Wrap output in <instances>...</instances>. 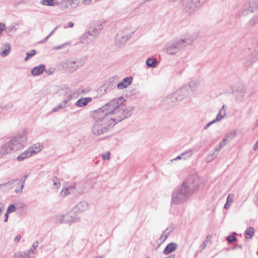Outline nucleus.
<instances>
[{"mask_svg": "<svg viewBox=\"0 0 258 258\" xmlns=\"http://www.w3.org/2000/svg\"><path fill=\"white\" fill-rule=\"evenodd\" d=\"M45 71V66L44 64H40L39 66L34 68L31 71V74L34 76H38Z\"/></svg>", "mask_w": 258, "mask_h": 258, "instance_id": "18", "label": "nucleus"}, {"mask_svg": "<svg viewBox=\"0 0 258 258\" xmlns=\"http://www.w3.org/2000/svg\"><path fill=\"white\" fill-rule=\"evenodd\" d=\"M225 115V111H224V112L222 113V110H220V111L218 113L216 118L215 119H214V120H215V122L217 121H220L224 118Z\"/></svg>", "mask_w": 258, "mask_h": 258, "instance_id": "35", "label": "nucleus"}, {"mask_svg": "<svg viewBox=\"0 0 258 258\" xmlns=\"http://www.w3.org/2000/svg\"><path fill=\"white\" fill-rule=\"evenodd\" d=\"M105 21H99L93 23L90 27L89 31L92 34L97 37L103 28V25L105 23Z\"/></svg>", "mask_w": 258, "mask_h": 258, "instance_id": "9", "label": "nucleus"}, {"mask_svg": "<svg viewBox=\"0 0 258 258\" xmlns=\"http://www.w3.org/2000/svg\"><path fill=\"white\" fill-rule=\"evenodd\" d=\"M110 153L109 152H107L104 154H102V157L104 160H108L110 158Z\"/></svg>", "mask_w": 258, "mask_h": 258, "instance_id": "43", "label": "nucleus"}, {"mask_svg": "<svg viewBox=\"0 0 258 258\" xmlns=\"http://www.w3.org/2000/svg\"><path fill=\"white\" fill-rule=\"evenodd\" d=\"M74 188L72 186L62 189L60 192V196L62 197H64L72 192Z\"/></svg>", "mask_w": 258, "mask_h": 258, "instance_id": "26", "label": "nucleus"}, {"mask_svg": "<svg viewBox=\"0 0 258 258\" xmlns=\"http://www.w3.org/2000/svg\"><path fill=\"white\" fill-rule=\"evenodd\" d=\"M68 106L66 104H65L62 101L59 105L55 107L53 109V111L56 112L58 111L60 109H64L67 108Z\"/></svg>", "mask_w": 258, "mask_h": 258, "instance_id": "32", "label": "nucleus"}, {"mask_svg": "<svg viewBox=\"0 0 258 258\" xmlns=\"http://www.w3.org/2000/svg\"><path fill=\"white\" fill-rule=\"evenodd\" d=\"M70 5L73 8H76L80 5V0H69Z\"/></svg>", "mask_w": 258, "mask_h": 258, "instance_id": "36", "label": "nucleus"}, {"mask_svg": "<svg viewBox=\"0 0 258 258\" xmlns=\"http://www.w3.org/2000/svg\"><path fill=\"white\" fill-rule=\"evenodd\" d=\"M169 232H166V231H163V233L157 241L158 243V247L163 243V242L167 238Z\"/></svg>", "mask_w": 258, "mask_h": 258, "instance_id": "27", "label": "nucleus"}, {"mask_svg": "<svg viewBox=\"0 0 258 258\" xmlns=\"http://www.w3.org/2000/svg\"><path fill=\"white\" fill-rule=\"evenodd\" d=\"M9 213H7V212H6V213L5 214V219H4V221L5 222H7L8 221V217H9Z\"/></svg>", "mask_w": 258, "mask_h": 258, "instance_id": "53", "label": "nucleus"}, {"mask_svg": "<svg viewBox=\"0 0 258 258\" xmlns=\"http://www.w3.org/2000/svg\"><path fill=\"white\" fill-rule=\"evenodd\" d=\"M32 154L30 153V151L28 149L27 150L25 151L23 153H22L20 155H19L17 157V160L18 161H22L28 157H31Z\"/></svg>", "mask_w": 258, "mask_h": 258, "instance_id": "21", "label": "nucleus"}, {"mask_svg": "<svg viewBox=\"0 0 258 258\" xmlns=\"http://www.w3.org/2000/svg\"><path fill=\"white\" fill-rule=\"evenodd\" d=\"M123 97L113 99L95 112V121L92 126L93 135L99 136L108 132L117 122L130 116L132 111L127 108Z\"/></svg>", "mask_w": 258, "mask_h": 258, "instance_id": "2", "label": "nucleus"}, {"mask_svg": "<svg viewBox=\"0 0 258 258\" xmlns=\"http://www.w3.org/2000/svg\"><path fill=\"white\" fill-rule=\"evenodd\" d=\"M182 156V160H185L191 157L193 154V151L191 149L186 150L181 153Z\"/></svg>", "mask_w": 258, "mask_h": 258, "instance_id": "28", "label": "nucleus"}, {"mask_svg": "<svg viewBox=\"0 0 258 258\" xmlns=\"http://www.w3.org/2000/svg\"><path fill=\"white\" fill-rule=\"evenodd\" d=\"M132 77H126L117 84L118 89H123L128 86L132 82Z\"/></svg>", "mask_w": 258, "mask_h": 258, "instance_id": "15", "label": "nucleus"}, {"mask_svg": "<svg viewBox=\"0 0 258 258\" xmlns=\"http://www.w3.org/2000/svg\"><path fill=\"white\" fill-rule=\"evenodd\" d=\"M258 22V17H253L249 21V24L251 25H255Z\"/></svg>", "mask_w": 258, "mask_h": 258, "instance_id": "42", "label": "nucleus"}, {"mask_svg": "<svg viewBox=\"0 0 258 258\" xmlns=\"http://www.w3.org/2000/svg\"><path fill=\"white\" fill-rule=\"evenodd\" d=\"M230 204V203L226 202V203L224 205V208L225 209H227L229 207Z\"/></svg>", "mask_w": 258, "mask_h": 258, "instance_id": "55", "label": "nucleus"}, {"mask_svg": "<svg viewBox=\"0 0 258 258\" xmlns=\"http://www.w3.org/2000/svg\"><path fill=\"white\" fill-rule=\"evenodd\" d=\"M27 140L26 132L22 130L13 136L8 143L12 151H17L26 145Z\"/></svg>", "mask_w": 258, "mask_h": 258, "instance_id": "5", "label": "nucleus"}, {"mask_svg": "<svg viewBox=\"0 0 258 258\" xmlns=\"http://www.w3.org/2000/svg\"><path fill=\"white\" fill-rule=\"evenodd\" d=\"M12 151L9 146L8 143H6L3 146L0 147V158H3L6 154L10 153Z\"/></svg>", "mask_w": 258, "mask_h": 258, "instance_id": "20", "label": "nucleus"}, {"mask_svg": "<svg viewBox=\"0 0 258 258\" xmlns=\"http://www.w3.org/2000/svg\"><path fill=\"white\" fill-rule=\"evenodd\" d=\"M17 210L16 207L13 205H10L7 209V213H12L15 211Z\"/></svg>", "mask_w": 258, "mask_h": 258, "instance_id": "40", "label": "nucleus"}, {"mask_svg": "<svg viewBox=\"0 0 258 258\" xmlns=\"http://www.w3.org/2000/svg\"><path fill=\"white\" fill-rule=\"evenodd\" d=\"M13 258H30L29 254L26 252H19L15 254Z\"/></svg>", "mask_w": 258, "mask_h": 258, "instance_id": "29", "label": "nucleus"}, {"mask_svg": "<svg viewBox=\"0 0 258 258\" xmlns=\"http://www.w3.org/2000/svg\"><path fill=\"white\" fill-rule=\"evenodd\" d=\"M215 123V120H213L212 121L209 122L208 124H207L204 127V130H207L210 125H211L212 124Z\"/></svg>", "mask_w": 258, "mask_h": 258, "instance_id": "47", "label": "nucleus"}, {"mask_svg": "<svg viewBox=\"0 0 258 258\" xmlns=\"http://www.w3.org/2000/svg\"><path fill=\"white\" fill-rule=\"evenodd\" d=\"M96 38L91 31H88L82 36L80 39V42L82 44H89L92 42Z\"/></svg>", "mask_w": 258, "mask_h": 258, "instance_id": "10", "label": "nucleus"}, {"mask_svg": "<svg viewBox=\"0 0 258 258\" xmlns=\"http://www.w3.org/2000/svg\"><path fill=\"white\" fill-rule=\"evenodd\" d=\"M211 238V236L208 235L207 236L206 240L203 242V243L201 245V248L203 250L207 247V243L210 241V239Z\"/></svg>", "mask_w": 258, "mask_h": 258, "instance_id": "37", "label": "nucleus"}, {"mask_svg": "<svg viewBox=\"0 0 258 258\" xmlns=\"http://www.w3.org/2000/svg\"><path fill=\"white\" fill-rule=\"evenodd\" d=\"M78 214L73 208L66 214L57 216V220L59 223L79 222L80 221V218L78 216Z\"/></svg>", "mask_w": 258, "mask_h": 258, "instance_id": "7", "label": "nucleus"}, {"mask_svg": "<svg viewBox=\"0 0 258 258\" xmlns=\"http://www.w3.org/2000/svg\"><path fill=\"white\" fill-rule=\"evenodd\" d=\"M181 159L182 160V156L181 154L180 155H178L176 158H174L173 159L171 160V161L173 162V161H176V160H181Z\"/></svg>", "mask_w": 258, "mask_h": 258, "instance_id": "48", "label": "nucleus"}, {"mask_svg": "<svg viewBox=\"0 0 258 258\" xmlns=\"http://www.w3.org/2000/svg\"><path fill=\"white\" fill-rule=\"evenodd\" d=\"M244 10L251 13L258 12V0L252 1L249 4H246L243 7Z\"/></svg>", "mask_w": 258, "mask_h": 258, "instance_id": "12", "label": "nucleus"}, {"mask_svg": "<svg viewBox=\"0 0 258 258\" xmlns=\"http://www.w3.org/2000/svg\"><path fill=\"white\" fill-rule=\"evenodd\" d=\"M131 37V35L130 34H126L123 32L117 33L115 41V45L118 47L123 46Z\"/></svg>", "mask_w": 258, "mask_h": 258, "instance_id": "8", "label": "nucleus"}, {"mask_svg": "<svg viewBox=\"0 0 258 258\" xmlns=\"http://www.w3.org/2000/svg\"><path fill=\"white\" fill-rule=\"evenodd\" d=\"M234 197V195L233 194H229L227 197V198L226 202L231 204V203H232V202L233 201Z\"/></svg>", "mask_w": 258, "mask_h": 258, "instance_id": "41", "label": "nucleus"}, {"mask_svg": "<svg viewBox=\"0 0 258 258\" xmlns=\"http://www.w3.org/2000/svg\"><path fill=\"white\" fill-rule=\"evenodd\" d=\"M222 149V148H221L219 145L218 146H216L215 147V151H219L221 149Z\"/></svg>", "mask_w": 258, "mask_h": 258, "instance_id": "58", "label": "nucleus"}, {"mask_svg": "<svg viewBox=\"0 0 258 258\" xmlns=\"http://www.w3.org/2000/svg\"><path fill=\"white\" fill-rule=\"evenodd\" d=\"M89 208V204L85 201H81L73 207L74 211H76L78 214L84 212Z\"/></svg>", "mask_w": 258, "mask_h": 258, "instance_id": "11", "label": "nucleus"}, {"mask_svg": "<svg viewBox=\"0 0 258 258\" xmlns=\"http://www.w3.org/2000/svg\"><path fill=\"white\" fill-rule=\"evenodd\" d=\"M199 183L197 178L189 177L173 191L171 204L180 205L184 203L199 187Z\"/></svg>", "mask_w": 258, "mask_h": 258, "instance_id": "3", "label": "nucleus"}, {"mask_svg": "<svg viewBox=\"0 0 258 258\" xmlns=\"http://www.w3.org/2000/svg\"><path fill=\"white\" fill-rule=\"evenodd\" d=\"M43 149V145L40 143H37L33 145L31 147L28 148L32 155L39 153Z\"/></svg>", "mask_w": 258, "mask_h": 258, "instance_id": "19", "label": "nucleus"}, {"mask_svg": "<svg viewBox=\"0 0 258 258\" xmlns=\"http://www.w3.org/2000/svg\"><path fill=\"white\" fill-rule=\"evenodd\" d=\"M258 149V139L257 141L256 142L255 144L253 146V150L254 151L257 150Z\"/></svg>", "mask_w": 258, "mask_h": 258, "instance_id": "51", "label": "nucleus"}, {"mask_svg": "<svg viewBox=\"0 0 258 258\" xmlns=\"http://www.w3.org/2000/svg\"><path fill=\"white\" fill-rule=\"evenodd\" d=\"M225 107V105H223L222 106V108H221V110H222H222L224 109Z\"/></svg>", "mask_w": 258, "mask_h": 258, "instance_id": "63", "label": "nucleus"}, {"mask_svg": "<svg viewBox=\"0 0 258 258\" xmlns=\"http://www.w3.org/2000/svg\"><path fill=\"white\" fill-rule=\"evenodd\" d=\"M45 42V41H44V40H43L40 41L39 43H44Z\"/></svg>", "mask_w": 258, "mask_h": 258, "instance_id": "64", "label": "nucleus"}, {"mask_svg": "<svg viewBox=\"0 0 258 258\" xmlns=\"http://www.w3.org/2000/svg\"><path fill=\"white\" fill-rule=\"evenodd\" d=\"M68 24L69 27L72 28L74 26V23L72 22H69Z\"/></svg>", "mask_w": 258, "mask_h": 258, "instance_id": "57", "label": "nucleus"}, {"mask_svg": "<svg viewBox=\"0 0 258 258\" xmlns=\"http://www.w3.org/2000/svg\"><path fill=\"white\" fill-rule=\"evenodd\" d=\"M197 36L191 35L189 38L185 39H175L167 43L164 48L166 53L170 55H174L187 47L193 42Z\"/></svg>", "mask_w": 258, "mask_h": 258, "instance_id": "4", "label": "nucleus"}, {"mask_svg": "<svg viewBox=\"0 0 258 258\" xmlns=\"http://www.w3.org/2000/svg\"><path fill=\"white\" fill-rule=\"evenodd\" d=\"M254 235V228L250 227L245 231V236L246 239H250Z\"/></svg>", "mask_w": 258, "mask_h": 258, "instance_id": "30", "label": "nucleus"}, {"mask_svg": "<svg viewBox=\"0 0 258 258\" xmlns=\"http://www.w3.org/2000/svg\"><path fill=\"white\" fill-rule=\"evenodd\" d=\"M51 181L53 182V188H58L60 185V182L59 181V179H58L56 177L53 176L52 179Z\"/></svg>", "mask_w": 258, "mask_h": 258, "instance_id": "31", "label": "nucleus"}, {"mask_svg": "<svg viewBox=\"0 0 258 258\" xmlns=\"http://www.w3.org/2000/svg\"><path fill=\"white\" fill-rule=\"evenodd\" d=\"M92 2V0H83L82 3L84 5H89Z\"/></svg>", "mask_w": 258, "mask_h": 258, "instance_id": "49", "label": "nucleus"}, {"mask_svg": "<svg viewBox=\"0 0 258 258\" xmlns=\"http://www.w3.org/2000/svg\"><path fill=\"white\" fill-rule=\"evenodd\" d=\"M186 95L187 91L186 89L182 88L165 97L163 99V102L166 105L172 106L182 100Z\"/></svg>", "mask_w": 258, "mask_h": 258, "instance_id": "6", "label": "nucleus"}, {"mask_svg": "<svg viewBox=\"0 0 258 258\" xmlns=\"http://www.w3.org/2000/svg\"><path fill=\"white\" fill-rule=\"evenodd\" d=\"M92 99L91 97H85L79 99L75 103L76 105L79 107H82L86 106L88 103L91 102Z\"/></svg>", "mask_w": 258, "mask_h": 258, "instance_id": "17", "label": "nucleus"}, {"mask_svg": "<svg viewBox=\"0 0 258 258\" xmlns=\"http://www.w3.org/2000/svg\"><path fill=\"white\" fill-rule=\"evenodd\" d=\"M20 239H21V236L20 235H17L15 237V238L14 239V241L15 242H18L20 241Z\"/></svg>", "mask_w": 258, "mask_h": 258, "instance_id": "52", "label": "nucleus"}, {"mask_svg": "<svg viewBox=\"0 0 258 258\" xmlns=\"http://www.w3.org/2000/svg\"><path fill=\"white\" fill-rule=\"evenodd\" d=\"M46 74H47L48 75H52L54 73V68H50L48 70H45V71H44Z\"/></svg>", "mask_w": 258, "mask_h": 258, "instance_id": "46", "label": "nucleus"}, {"mask_svg": "<svg viewBox=\"0 0 258 258\" xmlns=\"http://www.w3.org/2000/svg\"><path fill=\"white\" fill-rule=\"evenodd\" d=\"M64 98L63 100V103L67 105L70 106L72 105L71 101L73 99L74 97V94L70 89L66 90L64 93Z\"/></svg>", "mask_w": 258, "mask_h": 258, "instance_id": "14", "label": "nucleus"}, {"mask_svg": "<svg viewBox=\"0 0 258 258\" xmlns=\"http://www.w3.org/2000/svg\"><path fill=\"white\" fill-rule=\"evenodd\" d=\"M28 175H24V176L23 177V183H22L24 184L25 183V180L27 179V178L28 177Z\"/></svg>", "mask_w": 258, "mask_h": 258, "instance_id": "59", "label": "nucleus"}, {"mask_svg": "<svg viewBox=\"0 0 258 258\" xmlns=\"http://www.w3.org/2000/svg\"><path fill=\"white\" fill-rule=\"evenodd\" d=\"M177 244L174 242H171L167 245L163 250V253L167 255L171 252L174 251L177 248Z\"/></svg>", "mask_w": 258, "mask_h": 258, "instance_id": "16", "label": "nucleus"}, {"mask_svg": "<svg viewBox=\"0 0 258 258\" xmlns=\"http://www.w3.org/2000/svg\"><path fill=\"white\" fill-rule=\"evenodd\" d=\"M2 51H1V55L3 57H5L8 55L11 50V45L9 43H7L5 45L4 47L2 48Z\"/></svg>", "mask_w": 258, "mask_h": 258, "instance_id": "23", "label": "nucleus"}, {"mask_svg": "<svg viewBox=\"0 0 258 258\" xmlns=\"http://www.w3.org/2000/svg\"><path fill=\"white\" fill-rule=\"evenodd\" d=\"M81 67V62L79 61H70L67 63L66 70L69 72L72 73Z\"/></svg>", "mask_w": 258, "mask_h": 258, "instance_id": "13", "label": "nucleus"}, {"mask_svg": "<svg viewBox=\"0 0 258 258\" xmlns=\"http://www.w3.org/2000/svg\"><path fill=\"white\" fill-rule=\"evenodd\" d=\"M5 25L3 24L0 23V31L1 33L3 31Z\"/></svg>", "mask_w": 258, "mask_h": 258, "instance_id": "56", "label": "nucleus"}, {"mask_svg": "<svg viewBox=\"0 0 258 258\" xmlns=\"http://www.w3.org/2000/svg\"><path fill=\"white\" fill-rule=\"evenodd\" d=\"M30 58V57L29 56L27 55V56L25 58V60L27 61Z\"/></svg>", "mask_w": 258, "mask_h": 258, "instance_id": "61", "label": "nucleus"}, {"mask_svg": "<svg viewBox=\"0 0 258 258\" xmlns=\"http://www.w3.org/2000/svg\"><path fill=\"white\" fill-rule=\"evenodd\" d=\"M68 45H70L69 43H65L61 45L53 47L52 49L53 50L60 49L63 48L66 46Z\"/></svg>", "mask_w": 258, "mask_h": 258, "instance_id": "39", "label": "nucleus"}, {"mask_svg": "<svg viewBox=\"0 0 258 258\" xmlns=\"http://www.w3.org/2000/svg\"><path fill=\"white\" fill-rule=\"evenodd\" d=\"M236 135V133L234 132H230V133H227L224 138L226 139V140L227 141H231L232 139H233L234 138V137Z\"/></svg>", "mask_w": 258, "mask_h": 258, "instance_id": "34", "label": "nucleus"}, {"mask_svg": "<svg viewBox=\"0 0 258 258\" xmlns=\"http://www.w3.org/2000/svg\"><path fill=\"white\" fill-rule=\"evenodd\" d=\"M38 245H39L38 241H35L32 244V247L30 249V250L29 251H28L27 253H28L29 254L30 252L34 253L35 250L38 247Z\"/></svg>", "mask_w": 258, "mask_h": 258, "instance_id": "33", "label": "nucleus"}, {"mask_svg": "<svg viewBox=\"0 0 258 258\" xmlns=\"http://www.w3.org/2000/svg\"><path fill=\"white\" fill-rule=\"evenodd\" d=\"M226 141L227 140H226V139L224 138L222 141L220 142V143H221V144H222L224 145V146H225L226 145Z\"/></svg>", "mask_w": 258, "mask_h": 258, "instance_id": "54", "label": "nucleus"}, {"mask_svg": "<svg viewBox=\"0 0 258 258\" xmlns=\"http://www.w3.org/2000/svg\"><path fill=\"white\" fill-rule=\"evenodd\" d=\"M226 239L229 243H233L237 240V238L235 236L231 235L227 236Z\"/></svg>", "mask_w": 258, "mask_h": 258, "instance_id": "38", "label": "nucleus"}, {"mask_svg": "<svg viewBox=\"0 0 258 258\" xmlns=\"http://www.w3.org/2000/svg\"><path fill=\"white\" fill-rule=\"evenodd\" d=\"M24 185L23 183H22L20 187L19 188H17L15 190L16 193L19 194L22 192L23 188L24 187Z\"/></svg>", "mask_w": 258, "mask_h": 258, "instance_id": "44", "label": "nucleus"}, {"mask_svg": "<svg viewBox=\"0 0 258 258\" xmlns=\"http://www.w3.org/2000/svg\"><path fill=\"white\" fill-rule=\"evenodd\" d=\"M36 53V51L34 49L31 50L30 52H27L26 55L29 56L30 57L33 56Z\"/></svg>", "mask_w": 258, "mask_h": 258, "instance_id": "45", "label": "nucleus"}, {"mask_svg": "<svg viewBox=\"0 0 258 258\" xmlns=\"http://www.w3.org/2000/svg\"><path fill=\"white\" fill-rule=\"evenodd\" d=\"M18 181L19 182V183H20V181H19L18 179L11 180L6 183L0 184V187L6 186L7 188H12L14 186L15 183Z\"/></svg>", "mask_w": 258, "mask_h": 258, "instance_id": "25", "label": "nucleus"}, {"mask_svg": "<svg viewBox=\"0 0 258 258\" xmlns=\"http://www.w3.org/2000/svg\"><path fill=\"white\" fill-rule=\"evenodd\" d=\"M174 257H175V255L173 254V255H169L168 257H165V258H174Z\"/></svg>", "mask_w": 258, "mask_h": 258, "instance_id": "60", "label": "nucleus"}, {"mask_svg": "<svg viewBox=\"0 0 258 258\" xmlns=\"http://www.w3.org/2000/svg\"><path fill=\"white\" fill-rule=\"evenodd\" d=\"M146 64L149 68H155L157 64V61L155 58L149 57L147 59Z\"/></svg>", "mask_w": 258, "mask_h": 258, "instance_id": "24", "label": "nucleus"}, {"mask_svg": "<svg viewBox=\"0 0 258 258\" xmlns=\"http://www.w3.org/2000/svg\"><path fill=\"white\" fill-rule=\"evenodd\" d=\"M57 28V27H55V28L48 35L47 37H46L44 40L45 41V42L47 41V40L48 39V38L52 34L53 32L55 30V29Z\"/></svg>", "mask_w": 258, "mask_h": 258, "instance_id": "50", "label": "nucleus"}, {"mask_svg": "<svg viewBox=\"0 0 258 258\" xmlns=\"http://www.w3.org/2000/svg\"><path fill=\"white\" fill-rule=\"evenodd\" d=\"M123 97L113 99L95 112V121L92 126L93 135L99 136L108 132L117 122L130 116L132 111L127 108Z\"/></svg>", "mask_w": 258, "mask_h": 258, "instance_id": "1", "label": "nucleus"}, {"mask_svg": "<svg viewBox=\"0 0 258 258\" xmlns=\"http://www.w3.org/2000/svg\"><path fill=\"white\" fill-rule=\"evenodd\" d=\"M219 145L221 148H222L223 147H224V145H223L222 144H221V143H220H220L219 144V145Z\"/></svg>", "mask_w": 258, "mask_h": 258, "instance_id": "62", "label": "nucleus"}, {"mask_svg": "<svg viewBox=\"0 0 258 258\" xmlns=\"http://www.w3.org/2000/svg\"><path fill=\"white\" fill-rule=\"evenodd\" d=\"M40 4L42 5L47 6H53L59 4L57 0H41Z\"/></svg>", "mask_w": 258, "mask_h": 258, "instance_id": "22", "label": "nucleus"}]
</instances>
